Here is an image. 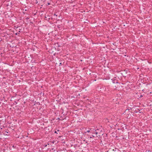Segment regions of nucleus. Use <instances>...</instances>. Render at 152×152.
<instances>
[{"instance_id":"6","label":"nucleus","mask_w":152,"mask_h":152,"mask_svg":"<svg viewBox=\"0 0 152 152\" xmlns=\"http://www.w3.org/2000/svg\"><path fill=\"white\" fill-rule=\"evenodd\" d=\"M94 133L96 134H98V132H95Z\"/></svg>"},{"instance_id":"15","label":"nucleus","mask_w":152,"mask_h":152,"mask_svg":"<svg viewBox=\"0 0 152 152\" xmlns=\"http://www.w3.org/2000/svg\"><path fill=\"white\" fill-rule=\"evenodd\" d=\"M41 1H42V0H41Z\"/></svg>"},{"instance_id":"3","label":"nucleus","mask_w":152,"mask_h":152,"mask_svg":"<svg viewBox=\"0 0 152 152\" xmlns=\"http://www.w3.org/2000/svg\"><path fill=\"white\" fill-rule=\"evenodd\" d=\"M91 129H90V130H88V131H87L86 132H91Z\"/></svg>"},{"instance_id":"5","label":"nucleus","mask_w":152,"mask_h":152,"mask_svg":"<svg viewBox=\"0 0 152 152\" xmlns=\"http://www.w3.org/2000/svg\"><path fill=\"white\" fill-rule=\"evenodd\" d=\"M95 137V136L92 135L91 137H90V138H92L93 137Z\"/></svg>"},{"instance_id":"13","label":"nucleus","mask_w":152,"mask_h":152,"mask_svg":"<svg viewBox=\"0 0 152 152\" xmlns=\"http://www.w3.org/2000/svg\"><path fill=\"white\" fill-rule=\"evenodd\" d=\"M58 28H59V26H58Z\"/></svg>"},{"instance_id":"4","label":"nucleus","mask_w":152,"mask_h":152,"mask_svg":"<svg viewBox=\"0 0 152 152\" xmlns=\"http://www.w3.org/2000/svg\"><path fill=\"white\" fill-rule=\"evenodd\" d=\"M107 120V122H110V121H109V119H108V118H106V119Z\"/></svg>"},{"instance_id":"9","label":"nucleus","mask_w":152,"mask_h":152,"mask_svg":"<svg viewBox=\"0 0 152 152\" xmlns=\"http://www.w3.org/2000/svg\"><path fill=\"white\" fill-rule=\"evenodd\" d=\"M54 15H56V16H57V15H56V14L55 13L54 14Z\"/></svg>"},{"instance_id":"2","label":"nucleus","mask_w":152,"mask_h":152,"mask_svg":"<svg viewBox=\"0 0 152 152\" xmlns=\"http://www.w3.org/2000/svg\"><path fill=\"white\" fill-rule=\"evenodd\" d=\"M20 32V31H19V32H18V33H15V34L16 35H18V34H19V32Z\"/></svg>"},{"instance_id":"12","label":"nucleus","mask_w":152,"mask_h":152,"mask_svg":"<svg viewBox=\"0 0 152 152\" xmlns=\"http://www.w3.org/2000/svg\"><path fill=\"white\" fill-rule=\"evenodd\" d=\"M58 131H59V130H57V132H58Z\"/></svg>"},{"instance_id":"10","label":"nucleus","mask_w":152,"mask_h":152,"mask_svg":"<svg viewBox=\"0 0 152 152\" xmlns=\"http://www.w3.org/2000/svg\"><path fill=\"white\" fill-rule=\"evenodd\" d=\"M61 63H60V65H61Z\"/></svg>"},{"instance_id":"14","label":"nucleus","mask_w":152,"mask_h":152,"mask_svg":"<svg viewBox=\"0 0 152 152\" xmlns=\"http://www.w3.org/2000/svg\"><path fill=\"white\" fill-rule=\"evenodd\" d=\"M142 95H141L140 97H142Z\"/></svg>"},{"instance_id":"1","label":"nucleus","mask_w":152,"mask_h":152,"mask_svg":"<svg viewBox=\"0 0 152 152\" xmlns=\"http://www.w3.org/2000/svg\"><path fill=\"white\" fill-rule=\"evenodd\" d=\"M131 110V108H130V109H126V110H125V112H124V113H126V112H129V110Z\"/></svg>"},{"instance_id":"8","label":"nucleus","mask_w":152,"mask_h":152,"mask_svg":"<svg viewBox=\"0 0 152 152\" xmlns=\"http://www.w3.org/2000/svg\"><path fill=\"white\" fill-rule=\"evenodd\" d=\"M54 133H56V134H57V131H55V132H54Z\"/></svg>"},{"instance_id":"7","label":"nucleus","mask_w":152,"mask_h":152,"mask_svg":"<svg viewBox=\"0 0 152 152\" xmlns=\"http://www.w3.org/2000/svg\"><path fill=\"white\" fill-rule=\"evenodd\" d=\"M44 147H46L47 146V145H44Z\"/></svg>"},{"instance_id":"11","label":"nucleus","mask_w":152,"mask_h":152,"mask_svg":"<svg viewBox=\"0 0 152 152\" xmlns=\"http://www.w3.org/2000/svg\"><path fill=\"white\" fill-rule=\"evenodd\" d=\"M48 5H49V4H50V3H48Z\"/></svg>"}]
</instances>
